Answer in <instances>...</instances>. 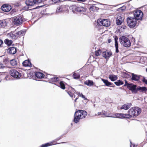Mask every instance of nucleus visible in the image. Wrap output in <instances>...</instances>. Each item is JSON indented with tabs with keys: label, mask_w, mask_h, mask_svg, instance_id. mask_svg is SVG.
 <instances>
[{
	"label": "nucleus",
	"mask_w": 147,
	"mask_h": 147,
	"mask_svg": "<svg viewBox=\"0 0 147 147\" xmlns=\"http://www.w3.org/2000/svg\"><path fill=\"white\" fill-rule=\"evenodd\" d=\"M84 84H85L86 85L89 86H92L94 84L93 82L92 81L89 80L85 81L84 82Z\"/></svg>",
	"instance_id": "bb28decb"
},
{
	"label": "nucleus",
	"mask_w": 147,
	"mask_h": 147,
	"mask_svg": "<svg viewBox=\"0 0 147 147\" xmlns=\"http://www.w3.org/2000/svg\"><path fill=\"white\" fill-rule=\"evenodd\" d=\"M132 77L131 78L132 80L138 81L140 79V76L139 75L135 74L134 73H131Z\"/></svg>",
	"instance_id": "aec40b11"
},
{
	"label": "nucleus",
	"mask_w": 147,
	"mask_h": 147,
	"mask_svg": "<svg viewBox=\"0 0 147 147\" xmlns=\"http://www.w3.org/2000/svg\"><path fill=\"white\" fill-rule=\"evenodd\" d=\"M120 42L124 47H129L131 46V43L129 39L126 36H123L119 38Z\"/></svg>",
	"instance_id": "7ed1b4c3"
},
{
	"label": "nucleus",
	"mask_w": 147,
	"mask_h": 147,
	"mask_svg": "<svg viewBox=\"0 0 147 147\" xmlns=\"http://www.w3.org/2000/svg\"><path fill=\"white\" fill-rule=\"evenodd\" d=\"M6 61H8V59H5Z\"/></svg>",
	"instance_id": "5fc2aeb1"
},
{
	"label": "nucleus",
	"mask_w": 147,
	"mask_h": 147,
	"mask_svg": "<svg viewBox=\"0 0 147 147\" xmlns=\"http://www.w3.org/2000/svg\"><path fill=\"white\" fill-rule=\"evenodd\" d=\"M134 13V17L136 20H141L143 16V13L140 10L137 9L135 10Z\"/></svg>",
	"instance_id": "423d86ee"
},
{
	"label": "nucleus",
	"mask_w": 147,
	"mask_h": 147,
	"mask_svg": "<svg viewBox=\"0 0 147 147\" xmlns=\"http://www.w3.org/2000/svg\"><path fill=\"white\" fill-rule=\"evenodd\" d=\"M102 111L101 112H98V115H102Z\"/></svg>",
	"instance_id": "8fccbe9b"
},
{
	"label": "nucleus",
	"mask_w": 147,
	"mask_h": 147,
	"mask_svg": "<svg viewBox=\"0 0 147 147\" xmlns=\"http://www.w3.org/2000/svg\"><path fill=\"white\" fill-rule=\"evenodd\" d=\"M102 115H105L106 117H114L111 113H107L105 111H102Z\"/></svg>",
	"instance_id": "473e14b6"
},
{
	"label": "nucleus",
	"mask_w": 147,
	"mask_h": 147,
	"mask_svg": "<svg viewBox=\"0 0 147 147\" xmlns=\"http://www.w3.org/2000/svg\"><path fill=\"white\" fill-rule=\"evenodd\" d=\"M131 106V103H128L123 105L120 108L121 109H124L127 110L129 109Z\"/></svg>",
	"instance_id": "5701e85b"
},
{
	"label": "nucleus",
	"mask_w": 147,
	"mask_h": 147,
	"mask_svg": "<svg viewBox=\"0 0 147 147\" xmlns=\"http://www.w3.org/2000/svg\"><path fill=\"white\" fill-rule=\"evenodd\" d=\"M69 95L71 97H73V94L75 91V90L71 86H68V88H66L65 90Z\"/></svg>",
	"instance_id": "f8f14e48"
},
{
	"label": "nucleus",
	"mask_w": 147,
	"mask_h": 147,
	"mask_svg": "<svg viewBox=\"0 0 147 147\" xmlns=\"http://www.w3.org/2000/svg\"><path fill=\"white\" fill-rule=\"evenodd\" d=\"M146 71H147V68H146Z\"/></svg>",
	"instance_id": "4d7b16f0"
},
{
	"label": "nucleus",
	"mask_w": 147,
	"mask_h": 147,
	"mask_svg": "<svg viewBox=\"0 0 147 147\" xmlns=\"http://www.w3.org/2000/svg\"><path fill=\"white\" fill-rule=\"evenodd\" d=\"M127 88L130 90H131L132 93H136L137 92V86L136 85H134L131 83V85L129 86H127Z\"/></svg>",
	"instance_id": "2eb2a0df"
},
{
	"label": "nucleus",
	"mask_w": 147,
	"mask_h": 147,
	"mask_svg": "<svg viewBox=\"0 0 147 147\" xmlns=\"http://www.w3.org/2000/svg\"><path fill=\"white\" fill-rule=\"evenodd\" d=\"M8 23L5 20H0V28H5L7 26Z\"/></svg>",
	"instance_id": "a211bd4d"
},
{
	"label": "nucleus",
	"mask_w": 147,
	"mask_h": 147,
	"mask_svg": "<svg viewBox=\"0 0 147 147\" xmlns=\"http://www.w3.org/2000/svg\"><path fill=\"white\" fill-rule=\"evenodd\" d=\"M2 10L6 12L9 11L11 9V6L7 4H3L1 7Z\"/></svg>",
	"instance_id": "dca6fc26"
},
{
	"label": "nucleus",
	"mask_w": 147,
	"mask_h": 147,
	"mask_svg": "<svg viewBox=\"0 0 147 147\" xmlns=\"http://www.w3.org/2000/svg\"><path fill=\"white\" fill-rule=\"evenodd\" d=\"M98 24L100 26L108 27L110 25V21L107 19H100L97 20Z\"/></svg>",
	"instance_id": "6e6552de"
},
{
	"label": "nucleus",
	"mask_w": 147,
	"mask_h": 147,
	"mask_svg": "<svg viewBox=\"0 0 147 147\" xmlns=\"http://www.w3.org/2000/svg\"><path fill=\"white\" fill-rule=\"evenodd\" d=\"M44 0H34L35 4L40 3L42 2Z\"/></svg>",
	"instance_id": "79ce46f5"
},
{
	"label": "nucleus",
	"mask_w": 147,
	"mask_h": 147,
	"mask_svg": "<svg viewBox=\"0 0 147 147\" xmlns=\"http://www.w3.org/2000/svg\"><path fill=\"white\" fill-rule=\"evenodd\" d=\"M12 20L14 24L18 26L21 24L23 22V20L21 16H18L13 18Z\"/></svg>",
	"instance_id": "0eeeda50"
},
{
	"label": "nucleus",
	"mask_w": 147,
	"mask_h": 147,
	"mask_svg": "<svg viewBox=\"0 0 147 147\" xmlns=\"http://www.w3.org/2000/svg\"><path fill=\"white\" fill-rule=\"evenodd\" d=\"M52 76H52L51 75H50V74H47L46 76V78L50 81L51 79V78Z\"/></svg>",
	"instance_id": "ea45409f"
},
{
	"label": "nucleus",
	"mask_w": 147,
	"mask_h": 147,
	"mask_svg": "<svg viewBox=\"0 0 147 147\" xmlns=\"http://www.w3.org/2000/svg\"><path fill=\"white\" fill-rule=\"evenodd\" d=\"M68 6L65 5L59 6L57 8L56 11L58 12H62L68 10Z\"/></svg>",
	"instance_id": "9b49d317"
},
{
	"label": "nucleus",
	"mask_w": 147,
	"mask_h": 147,
	"mask_svg": "<svg viewBox=\"0 0 147 147\" xmlns=\"http://www.w3.org/2000/svg\"><path fill=\"white\" fill-rule=\"evenodd\" d=\"M25 31L23 30H22L16 32V34L18 38L23 36L25 34Z\"/></svg>",
	"instance_id": "393cba45"
},
{
	"label": "nucleus",
	"mask_w": 147,
	"mask_h": 147,
	"mask_svg": "<svg viewBox=\"0 0 147 147\" xmlns=\"http://www.w3.org/2000/svg\"><path fill=\"white\" fill-rule=\"evenodd\" d=\"M137 92L139 91L140 92H146L147 91V88L145 87H140V86L137 87Z\"/></svg>",
	"instance_id": "b1692460"
},
{
	"label": "nucleus",
	"mask_w": 147,
	"mask_h": 147,
	"mask_svg": "<svg viewBox=\"0 0 147 147\" xmlns=\"http://www.w3.org/2000/svg\"><path fill=\"white\" fill-rule=\"evenodd\" d=\"M26 4L28 6H32L35 4L34 0H26Z\"/></svg>",
	"instance_id": "a878e982"
},
{
	"label": "nucleus",
	"mask_w": 147,
	"mask_h": 147,
	"mask_svg": "<svg viewBox=\"0 0 147 147\" xmlns=\"http://www.w3.org/2000/svg\"><path fill=\"white\" fill-rule=\"evenodd\" d=\"M102 81L105 84V85L107 86H109L110 85H112L113 84L111 82L108 81L107 80H105L103 79H101Z\"/></svg>",
	"instance_id": "c756f323"
},
{
	"label": "nucleus",
	"mask_w": 147,
	"mask_h": 147,
	"mask_svg": "<svg viewBox=\"0 0 147 147\" xmlns=\"http://www.w3.org/2000/svg\"><path fill=\"white\" fill-rule=\"evenodd\" d=\"M115 116L117 117L121 118H126L127 119H129L130 117L129 115L128 114H125L123 113H116Z\"/></svg>",
	"instance_id": "4468645a"
},
{
	"label": "nucleus",
	"mask_w": 147,
	"mask_h": 147,
	"mask_svg": "<svg viewBox=\"0 0 147 147\" xmlns=\"http://www.w3.org/2000/svg\"><path fill=\"white\" fill-rule=\"evenodd\" d=\"M109 78L112 81H114L117 80V76L114 75H110L109 76Z\"/></svg>",
	"instance_id": "c85d7f7f"
},
{
	"label": "nucleus",
	"mask_w": 147,
	"mask_h": 147,
	"mask_svg": "<svg viewBox=\"0 0 147 147\" xmlns=\"http://www.w3.org/2000/svg\"><path fill=\"white\" fill-rule=\"evenodd\" d=\"M80 96L82 98H83L84 100H86L87 99L85 98V96L82 93H79L78 95Z\"/></svg>",
	"instance_id": "c03bdc74"
},
{
	"label": "nucleus",
	"mask_w": 147,
	"mask_h": 147,
	"mask_svg": "<svg viewBox=\"0 0 147 147\" xmlns=\"http://www.w3.org/2000/svg\"><path fill=\"white\" fill-rule=\"evenodd\" d=\"M114 39L115 41V52L118 53L119 51L118 49V43L117 42L118 38L117 36H115Z\"/></svg>",
	"instance_id": "412c9836"
},
{
	"label": "nucleus",
	"mask_w": 147,
	"mask_h": 147,
	"mask_svg": "<svg viewBox=\"0 0 147 147\" xmlns=\"http://www.w3.org/2000/svg\"><path fill=\"white\" fill-rule=\"evenodd\" d=\"M3 40L0 39V47H2V45H3Z\"/></svg>",
	"instance_id": "de8ad7c7"
},
{
	"label": "nucleus",
	"mask_w": 147,
	"mask_h": 147,
	"mask_svg": "<svg viewBox=\"0 0 147 147\" xmlns=\"http://www.w3.org/2000/svg\"><path fill=\"white\" fill-rule=\"evenodd\" d=\"M141 111V109L138 107H132L128 110V113L130 118L132 117H136L140 114Z\"/></svg>",
	"instance_id": "f03ea898"
},
{
	"label": "nucleus",
	"mask_w": 147,
	"mask_h": 147,
	"mask_svg": "<svg viewBox=\"0 0 147 147\" xmlns=\"http://www.w3.org/2000/svg\"><path fill=\"white\" fill-rule=\"evenodd\" d=\"M63 137V136H61L56 139L55 140L51 141V142L49 143H45L44 144H42L41 146V147H47L48 146H52L56 144H58L61 143H65V142H63L61 143H57V142L60 140Z\"/></svg>",
	"instance_id": "39448f33"
},
{
	"label": "nucleus",
	"mask_w": 147,
	"mask_h": 147,
	"mask_svg": "<svg viewBox=\"0 0 147 147\" xmlns=\"http://www.w3.org/2000/svg\"><path fill=\"white\" fill-rule=\"evenodd\" d=\"M35 76L38 78L42 79L45 77V75L42 72L37 71L34 72Z\"/></svg>",
	"instance_id": "6ab92c4d"
},
{
	"label": "nucleus",
	"mask_w": 147,
	"mask_h": 147,
	"mask_svg": "<svg viewBox=\"0 0 147 147\" xmlns=\"http://www.w3.org/2000/svg\"><path fill=\"white\" fill-rule=\"evenodd\" d=\"M78 97H77L75 100H74V102H76V100H77L78 99Z\"/></svg>",
	"instance_id": "603ef678"
},
{
	"label": "nucleus",
	"mask_w": 147,
	"mask_h": 147,
	"mask_svg": "<svg viewBox=\"0 0 147 147\" xmlns=\"http://www.w3.org/2000/svg\"><path fill=\"white\" fill-rule=\"evenodd\" d=\"M4 42L8 46H10L12 43L13 42L11 40H9L7 38L5 40Z\"/></svg>",
	"instance_id": "7c9ffc66"
},
{
	"label": "nucleus",
	"mask_w": 147,
	"mask_h": 147,
	"mask_svg": "<svg viewBox=\"0 0 147 147\" xmlns=\"http://www.w3.org/2000/svg\"><path fill=\"white\" fill-rule=\"evenodd\" d=\"M102 56L103 57L107 60L112 55V52L108 51H106L103 52L102 53Z\"/></svg>",
	"instance_id": "ddd939ff"
},
{
	"label": "nucleus",
	"mask_w": 147,
	"mask_h": 147,
	"mask_svg": "<svg viewBox=\"0 0 147 147\" xmlns=\"http://www.w3.org/2000/svg\"><path fill=\"white\" fill-rule=\"evenodd\" d=\"M80 75L78 73H75L73 75V77L74 79H76L80 78Z\"/></svg>",
	"instance_id": "e433bc0d"
},
{
	"label": "nucleus",
	"mask_w": 147,
	"mask_h": 147,
	"mask_svg": "<svg viewBox=\"0 0 147 147\" xmlns=\"http://www.w3.org/2000/svg\"><path fill=\"white\" fill-rule=\"evenodd\" d=\"M142 81L144 82L146 84H147V80H146L145 78H144L142 80Z\"/></svg>",
	"instance_id": "a18cd8bd"
},
{
	"label": "nucleus",
	"mask_w": 147,
	"mask_h": 147,
	"mask_svg": "<svg viewBox=\"0 0 147 147\" xmlns=\"http://www.w3.org/2000/svg\"><path fill=\"white\" fill-rule=\"evenodd\" d=\"M7 52L9 54H14L17 52L16 48L14 47H10L7 49Z\"/></svg>",
	"instance_id": "f3484780"
},
{
	"label": "nucleus",
	"mask_w": 147,
	"mask_h": 147,
	"mask_svg": "<svg viewBox=\"0 0 147 147\" xmlns=\"http://www.w3.org/2000/svg\"><path fill=\"white\" fill-rule=\"evenodd\" d=\"M10 63L11 65L13 66H16L17 65V62L16 60L13 59L10 61Z\"/></svg>",
	"instance_id": "2f4dec72"
},
{
	"label": "nucleus",
	"mask_w": 147,
	"mask_h": 147,
	"mask_svg": "<svg viewBox=\"0 0 147 147\" xmlns=\"http://www.w3.org/2000/svg\"><path fill=\"white\" fill-rule=\"evenodd\" d=\"M64 83L63 81H61L59 82L60 87L63 90H64L65 88Z\"/></svg>",
	"instance_id": "f704fd0d"
},
{
	"label": "nucleus",
	"mask_w": 147,
	"mask_h": 147,
	"mask_svg": "<svg viewBox=\"0 0 147 147\" xmlns=\"http://www.w3.org/2000/svg\"><path fill=\"white\" fill-rule=\"evenodd\" d=\"M136 20L133 17H128L127 18V21L129 26L132 28L134 27L136 24Z\"/></svg>",
	"instance_id": "20e7f679"
},
{
	"label": "nucleus",
	"mask_w": 147,
	"mask_h": 147,
	"mask_svg": "<svg viewBox=\"0 0 147 147\" xmlns=\"http://www.w3.org/2000/svg\"><path fill=\"white\" fill-rule=\"evenodd\" d=\"M111 42V39H109L108 40V42L109 43H110Z\"/></svg>",
	"instance_id": "3c124183"
},
{
	"label": "nucleus",
	"mask_w": 147,
	"mask_h": 147,
	"mask_svg": "<svg viewBox=\"0 0 147 147\" xmlns=\"http://www.w3.org/2000/svg\"><path fill=\"white\" fill-rule=\"evenodd\" d=\"M4 67L3 65L1 63H0V68H2Z\"/></svg>",
	"instance_id": "09e8293b"
},
{
	"label": "nucleus",
	"mask_w": 147,
	"mask_h": 147,
	"mask_svg": "<svg viewBox=\"0 0 147 147\" xmlns=\"http://www.w3.org/2000/svg\"><path fill=\"white\" fill-rule=\"evenodd\" d=\"M115 86L113 85V86H112V87H114Z\"/></svg>",
	"instance_id": "6e6d98bb"
},
{
	"label": "nucleus",
	"mask_w": 147,
	"mask_h": 147,
	"mask_svg": "<svg viewBox=\"0 0 147 147\" xmlns=\"http://www.w3.org/2000/svg\"><path fill=\"white\" fill-rule=\"evenodd\" d=\"M125 84L124 85V86H127H127H130V85H131V84H129L127 82V81L126 80H125Z\"/></svg>",
	"instance_id": "a19ab883"
},
{
	"label": "nucleus",
	"mask_w": 147,
	"mask_h": 147,
	"mask_svg": "<svg viewBox=\"0 0 147 147\" xmlns=\"http://www.w3.org/2000/svg\"><path fill=\"white\" fill-rule=\"evenodd\" d=\"M77 0L79 1H81L82 2H84L86 0Z\"/></svg>",
	"instance_id": "864d4df0"
},
{
	"label": "nucleus",
	"mask_w": 147,
	"mask_h": 147,
	"mask_svg": "<svg viewBox=\"0 0 147 147\" xmlns=\"http://www.w3.org/2000/svg\"><path fill=\"white\" fill-rule=\"evenodd\" d=\"M22 65L24 67H31L32 64L29 60H26L22 63Z\"/></svg>",
	"instance_id": "4be33fe9"
},
{
	"label": "nucleus",
	"mask_w": 147,
	"mask_h": 147,
	"mask_svg": "<svg viewBox=\"0 0 147 147\" xmlns=\"http://www.w3.org/2000/svg\"><path fill=\"white\" fill-rule=\"evenodd\" d=\"M101 52V50L99 49L95 51V55L97 56H99L100 55Z\"/></svg>",
	"instance_id": "58836bf2"
},
{
	"label": "nucleus",
	"mask_w": 147,
	"mask_h": 147,
	"mask_svg": "<svg viewBox=\"0 0 147 147\" xmlns=\"http://www.w3.org/2000/svg\"><path fill=\"white\" fill-rule=\"evenodd\" d=\"M125 76L126 78H129L130 77V75L128 73H124Z\"/></svg>",
	"instance_id": "49530a36"
},
{
	"label": "nucleus",
	"mask_w": 147,
	"mask_h": 147,
	"mask_svg": "<svg viewBox=\"0 0 147 147\" xmlns=\"http://www.w3.org/2000/svg\"><path fill=\"white\" fill-rule=\"evenodd\" d=\"M98 7H96V5L95 4L92 5L89 8V10L90 11H95L98 10Z\"/></svg>",
	"instance_id": "cd10ccee"
},
{
	"label": "nucleus",
	"mask_w": 147,
	"mask_h": 147,
	"mask_svg": "<svg viewBox=\"0 0 147 147\" xmlns=\"http://www.w3.org/2000/svg\"><path fill=\"white\" fill-rule=\"evenodd\" d=\"M87 114V112L85 110L76 111L74 115V122L76 123H78L80 120L85 119Z\"/></svg>",
	"instance_id": "f257e3e1"
},
{
	"label": "nucleus",
	"mask_w": 147,
	"mask_h": 147,
	"mask_svg": "<svg viewBox=\"0 0 147 147\" xmlns=\"http://www.w3.org/2000/svg\"><path fill=\"white\" fill-rule=\"evenodd\" d=\"M122 22V21L121 20H120L119 19H117V21L116 23L117 25H119L121 24V23Z\"/></svg>",
	"instance_id": "37998d69"
},
{
	"label": "nucleus",
	"mask_w": 147,
	"mask_h": 147,
	"mask_svg": "<svg viewBox=\"0 0 147 147\" xmlns=\"http://www.w3.org/2000/svg\"><path fill=\"white\" fill-rule=\"evenodd\" d=\"M9 73L11 76L17 79H18L21 76V74L16 69L10 70Z\"/></svg>",
	"instance_id": "9d476101"
},
{
	"label": "nucleus",
	"mask_w": 147,
	"mask_h": 147,
	"mask_svg": "<svg viewBox=\"0 0 147 147\" xmlns=\"http://www.w3.org/2000/svg\"><path fill=\"white\" fill-rule=\"evenodd\" d=\"M114 83L117 86H120V85H123L124 83L123 81L119 80H117V82H115Z\"/></svg>",
	"instance_id": "c9c22d12"
},
{
	"label": "nucleus",
	"mask_w": 147,
	"mask_h": 147,
	"mask_svg": "<svg viewBox=\"0 0 147 147\" xmlns=\"http://www.w3.org/2000/svg\"><path fill=\"white\" fill-rule=\"evenodd\" d=\"M50 81L52 82H56L58 81L59 80V78L57 76H53L52 77Z\"/></svg>",
	"instance_id": "72a5a7b5"
},
{
	"label": "nucleus",
	"mask_w": 147,
	"mask_h": 147,
	"mask_svg": "<svg viewBox=\"0 0 147 147\" xmlns=\"http://www.w3.org/2000/svg\"><path fill=\"white\" fill-rule=\"evenodd\" d=\"M10 36L13 40H16L18 38L16 34H16L11 33L10 34Z\"/></svg>",
	"instance_id": "4c0bfd02"
},
{
	"label": "nucleus",
	"mask_w": 147,
	"mask_h": 147,
	"mask_svg": "<svg viewBox=\"0 0 147 147\" xmlns=\"http://www.w3.org/2000/svg\"><path fill=\"white\" fill-rule=\"evenodd\" d=\"M72 9L73 12H79L83 13L86 11V8L83 7H78L76 5H73L72 6Z\"/></svg>",
	"instance_id": "1a4fd4ad"
}]
</instances>
